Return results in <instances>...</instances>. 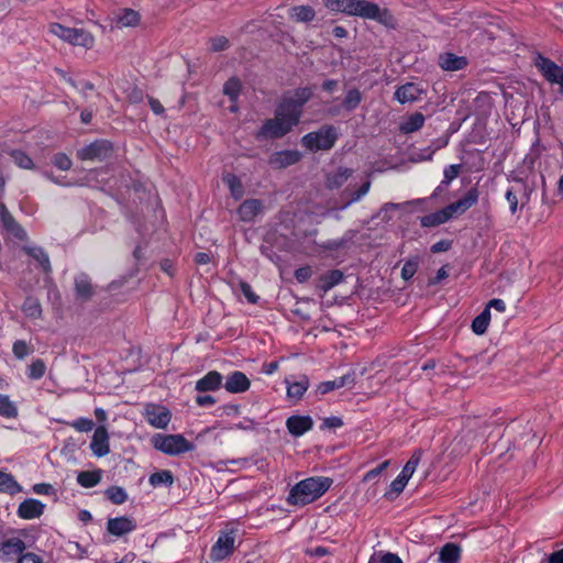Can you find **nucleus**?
<instances>
[{
  "instance_id": "18",
  "label": "nucleus",
  "mask_w": 563,
  "mask_h": 563,
  "mask_svg": "<svg viewBox=\"0 0 563 563\" xmlns=\"http://www.w3.org/2000/svg\"><path fill=\"white\" fill-rule=\"evenodd\" d=\"M45 509V505L34 498H27L23 500L16 510V514L20 518L25 520H32L35 518H40Z\"/></svg>"
},
{
  "instance_id": "46",
  "label": "nucleus",
  "mask_w": 563,
  "mask_h": 563,
  "mask_svg": "<svg viewBox=\"0 0 563 563\" xmlns=\"http://www.w3.org/2000/svg\"><path fill=\"white\" fill-rule=\"evenodd\" d=\"M46 373V364L43 360H34L27 367V377L32 380L41 379Z\"/></svg>"
},
{
  "instance_id": "12",
  "label": "nucleus",
  "mask_w": 563,
  "mask_h": 563,
  "mask_svg": "<svg viewBox=\"0 0 563 563\" xmlns=\"http://www.w3.org/2000/svg\"><path fill=\"white\" fill-rule=\"evenodd\" d=\"M534 65L542 76L551 84H555L563 79V68L550 58L538 55L536 57Z\"/></svg>"
},
{
  "instance_id": "4",
  "label": "nucleus",
  "mask_w": 563,
  "mask_h": 563,
  "mask_svg": "<svg viewBox=\"0 0 563 563\" xmlns=\"http://www.w3.org/2000/svg\"><path fill=\"white\" fill-rule=\"evenodd\" d=\"M152 445L157 451L170 456L191 452L195 445L189 442L183 434H161L153 435Z\"/></svg>"
},
{
  "instance_id": "39",
  "label": "nucleus",
  "mask_w": 563,
  "mask_h": 563,
  "mask_svg": "<svg viewBox=\"0 0 563 563\" xmlns=\"http://www.w3.org/2000/svg\"><path fill=\"white\" fill-rule=\"evenodd\" d=\"M25 550V543L19 538L8 539L0 545V552L3 555H18L22 554Z\"/></svg>"
},
{
  "instance_id": "55",
  "label": "nucleus",
  "mask_w": 563,
  "mask_h": 563,
  "mask_svg": "<svg viewBox=\"0 0 563 563\" xmlns=\"http://www.w3.org/2000/svg\"><path fill=\"white\" fill-rule=\"evenodd\" d=\"M417 269H418V260L417 258L408 260L401 268V277L405 280H409L410 278L413 277Z\"/></svg>"
},
{
  "instance_id": "59",
  "label": "nucleus",
  "mask_w": 563,
  "mask_h": 563,
  "mask_svg": "<svg viewBox=\"0 0 563 563\" xmlns=\"http://www.w3.org/2000/svg\"><path fill=\"white\" fill-rule=\"evenodd\" d=\"M408 483V479L405 478L401 475H398L391 483H390V490L387 494H395L398 496L400 493L404 492L406 485Z\"/></svg>"
},
{
  "instance_id": "24",
  "label": "nucleus",
  "mask_w": 563,
  "mask_h": 563,
  "mask_svg": "<svg viewBox=\"0 0 563 563\" xmlns=\"http://www.w3.org/2000/svg\"><path fill=\"white\" fill-rule=\"evenodd\" d=\"M355 383V373L350 372L341 377L333 380L322 382L317 387V393L325 395L334 389L342 388L344 386H353Z\"/></svg>"
},
{
  "instance_id": "33",
  "label": "nucleus",
  "mask_w": 563,
  "mask_h": 563,
  "mask_svg": "<svg viewBox=\"0 0 563 563\" xmlns=\"http://www.w3.org/2000/svg\"><path fill=\"white\" fill-rule=\"evenodd\" d=\"M23 251L35 260L44 273L48 274L52 272L48 254L40 246H25Z\"/></svg>"
},
{
  "instance_id": "57",
  "label": "nucleus",
  "mask_w": 563,
  "mask_h": 563,
  "mask_svg": "<svg viewBox=\"0 0 563 563\" xmlns=\"http://www.w3.org/2000/svg\"><path fill=\"white\" fill-rule=\"evenodd\" d=\"M53 164L60 170H68L71 167V159L64 153H57L53 157Z\"/></svg>"
},
{
  "instance_id": "8",
  "label": "nucleus",
  "mask_w": 563,
  "mask_h": 563,
  "mask_svg": "<svg viewBox=\"0 0 563 563\" xmlns=\"http://www.w3.org/2000/svg\"><path fill=\"white\" fill-rule=\"evenodd\" d=\"M235 534L234 529H227L220 532L218 540L211 547L210 558L213 561H222L230 556L235 548Z\"/></svg>"
},
{
  "instance_id": "56",
  "label": "nucleus",
  "mask_w": 563,
  "mask_h": 563,
  "mask_svg": "<svg viewBox=\"0 0 563 563\" xmlns=\"http://www.w3.org/2000/svg\"><path fill=\"white\" fill-rule=\"evenodd\" d=\"M74 429H76L79 432H89L93 429V421L88 418H78L69 423Z\"/></svg>"
},
{
  "instance_id": "9",
  "label": "nucleus",
  "mask_w": 563,
  "mask_h": 563,
  "mask_svg": "<svg viewBox=\"0 0 563 563\" xmlns=\"http://www.w3.org/2000/svg\"><path fill=\"white\" fill-rule=\"evenodd\" d=\"M324 5L331 11L361 18L363 16L364 9L366 7L371 8L366 0H324Z\"/></svg>"
},
{
  "instance_id": "3",
  "label": "nucleus",
  "mask_w": 563,
  "mask_h": 563,
  "mask_svg": "<svg viewBox=\"0 0 563 563\" xmlns=\"http://www.w3.org/2000/svg\"><path fill=\"white\" fill-rule=\"evenodd\" d=\"M338 140L336 128L324 124L319 130L309 132L301 137V145L310 152L329 151Z\"/></svg>"
},
{
  "instance_id": "17",
  "label": "nucleus",
  "mask_w": 563,
  "mask_h": 563,
  "mask_svg": "<svg viewBox=\"0 0 563 563\" xmlns=\"http://www.w3.org/2000/svg\"><path fill=\"white\" fill-rule=\"evenodd\" d=\"M135 529V520L129 517L110 518L107 522V531L114 537H123Z\"/></svg>"
},
{
  "instance_id": "2",
  "label": "nucleus",
  "mask_w": 563,
  "mask_h": 563,
  "mask_svg": "<svg viewBox=\"0 0 563 563\" xmlns=\"http://www.w3.org/2000/svg\"><path fill=\"white\" fill-rule=\"evenodd\" d=\"M333 484L327 476H313L298 482L289 492L287 503L294 506H305L324 495Z\"/></svg>"
},
{
  "instance_id": "20",
  "label": "nucleus",
  "mask_w": 563,
  "mask_h": 563,
  "mask_svg": "<svg viewBox=\"0 0 563 563\" xmlns=\"http://www.w3.org/2000/svg\"><path fill=\"white\" fill-rule=\"evenodd\" d=\"M90 449L95 455L101 457L110 452L109 434L104 426H99L93 432Z\"/></svg>"
},
{
  "instance_id": "31",
  "label": "nucleus",
  "mask_w": 563,
  "mask_h": 563,
  "mask_svg": "<svg viewBox=\"0 0 563 563\" xmlns=\"http://www.w3.org/2000/svg\"><path fill=\"white\" fill-rule=\"evenodd\" d=\"M285 382L287 384V396L290 399H301L309 387V378L306 375H301L296 382H289L288 379Z\"/></svg>"
},
{
  "instance_id": "62",
  "label": "nucleus",
  "mask_w": 563,
  "mask_h": 563,
  "mask_svg": "<svg viewBox=\"0 0 563 563\" xmlns=\"http://www.w3.org/2000/svg\"><path fill=\"white\" fill-rule=\"evenodd\" d=\"M33 492L37 495H52L55 494V488L47 483H38L33 485Z\"/></svg>"
},
{
  "instance_id": "7",
  "label": "nucleus",
  "mask_w": 563,
  "mask_h": 563,
  "mask_svg": "<svg viewBox=\"0 0 563 563\" xmlns=\"http://www.w3.org/2000/svg\"><path fill=\"white\" fill-rule=\"evenodd\" d=\"M113 154L112 143L108 140H97L77 151L80 161L103 162Z\"/></svg>"
},
{
  "instance_id": "6",
  "label": "nucleus",
  "mask_w": 563,
  "mask_h": 563,
  "mask_svg": "<svg viewBox=\"0 0 563 563\" xmlns=\"http://www.w3.org/2000/svg\"><path fill=\"white\" fill-rule=\"evenodd\" d=\"M514 180L516 185L509 187L505 194V199L509 205L511 214L517 213L519 203L520 208H523L529 202L532 192V188H530L522 178L516 177Z\"/></svg>"
},
{
  "instance_id": "25",
  "label": "nucleus",
  "mask_w": 563,
  "mask_h": 563,
  "mask_svg": "<svg viewBox=\"0 0 563 563\" xmlns=\"http://www.w3.org/2000/svg\"><path fill=\"white\" fill-rule=\"evenodd\" d=\"M262 210L263 202L260 199H247L240 205L238 214L243 222H251Z\"/></svg>"
},
{
  "instance_id": "5",
  "label": "nucleus",
  "mask_w": 563,
  "mask_h": 563,
  "mask_svg": "<svg viewBox=\"0 0 563 563\" xmlns=\"http://www.w3.org/2000/svg\"><path fill=\"white\" fill-rule=\"evenodd\" d=\"M49 33L74 46L90 49L95 45L93 35L85 29L68 27L59 23H51Z\"/></svg>"
},
{
  "instance_id": "28",
  "label": "nucleus",
  "mask_w": 563,
  "mask_h": 563,
  "mask_svg": "<svg viewBox=\"0 0 563 563\" xmlns=\"http://www.w3.org/2000/svg\"><path fill=\"white\" fill-rule=\"evenodd\" d=\"M462 549L459 544L449 542L439 550V563H460Z\"/></svg>"
},
{
  "instance_id": "44",
  "label": "nucleus",
  "mask_w": 563,
  "mask_h": 563,
  "mask_svg": "<svg viewBox=\"0 0 563 563\" xmlns=\"http://www.w3.org/2000/svg\"><path fill=\"white\" fill-rule=\"evenodd\" d=\"M22 311L26 317L37 319L42 314V307L36 298L27 297L22 305Z\"/></svg>"
},
{
  "instance_id": "13",
  "label": "nucleus",
  "mask_w": 563,
  "mask_h": 563,
  "mask_svg": "<svg viewBox=\"0 0 563 563\" xmlns=\"http://www.w3.org/2000/svg\"><path fill=\"white\" fill-rule=\"evenodd\" d=\"M0 220L3 229L13 238L25 241L27 234L22 225L14 219L3 202H0Z\"/></svg>"
},
{
  "instance_id": "15",
  "label": "nucleus",
  "mask_w": 563,
  "mask_h": 563,
  "mask_svg": "<svg viewBox=\"0 0 563 563\" xmlns=\"http://www.w3.org/2000/svg\"><path fill=\"white\" fill-rule=\"evenodd\" d=\"M300 158L301 154L296 150L277 151L269 156L268 164L275 169H283L298 163Z\"/></svg>"
},
{
  "instance_id": "26",
  "label": "nucleus",
  "mask_w": 563,
  "mask_h": 563,
  "mask_svg": "<svg viewBox=\"0 0 563 563\" xmlns=\"http://www.w3.org/2000/svg\"><path fill=\"white\" fill-rule=\"evenodd\" d=\"M223 377L217 371L208 372L203 377L196 382V390L199 393L214 391L222 386Z\"/></svg>"
},
{
  "instance_id": "35",
  "label": "nucleus",
  "mask_w": 563,
  "mask_h": 563,
  "mask_svg": "<svg viewBox=\"0 0 563 563\" xmlns=\"http://www.w3.org/2000/svg\"><path fill=\"white\" fill-rule=\"evenodd\" d=\"M102 477L100 470L96 471H82L77 475V483L85 488H92L97 486Z\"/></svg>"
},
{
  "instance_id": "22",
  "label": "nucleus",
  "mask_w": 563,
  "mask_h": 563,
  "mask_svg": "<svg viewBox=\"0 0 563 563\" xmlns=\"http://www.w3.org/2000/svg\"><path fill=\"white\" fill-rule=\"evenodd\" d=\"M288 432L294 437H301L313 427L310 416H290L286 421Z\"/></svg>"
},
{
  "instance_id": "41",
  "label": "nucleus",
  "mask_w": 563,
  "mask_h": 563,
  "mask_svg": "<svg viewBox=\"0 0 563 563\" xmlns=\"http://www.w3.org/2000/svg\"><path fill=\"white\" fill-rule=\"evenodd\" d=\"M242 89L241 80L236 77H231L223 85V93L229 97L231 102H236Z\"/></svg>"
},
{
  "instance_id": "19",
  "label": "nucleus",
  "mask_w": 563,
  "mask_h": 563,
  "mask_svg": "<svg viewBox=\"0 0 563 563\" xmlns=\"http://www.w3.org/2000/svg\"><path fill=\"white\" fill-rule=\"evenodd\" d=\"M251 386L247 376L240 371H234L227 376L223 387L231 394H241L246 391Z\"/></svg>"
},
{
  "instance_id": "51",
  "label": "nucleus",
  "mask_w": 563,
  "mask_h": 563,
  "mask_svg": "<svg viewBox=\"0 0 563 563\" xmlns=\"http://www.w3.org/2000/svg\"><path fill=\"white\" fill-rule=\"evenodd\" d=\"M10 156L12 157L13 162L21 168H25V169L33 168L32 158L23 151L14 150L10 153Z\"/></svg>"
},
{
  "instance_id": "36",
  "label": "nucleus",
  "mask_w": 563,
  "mask_h": 563,
  "mask_svg": "<svg viewBox=\"0 0 563 563\" xmlns=\"http://www.w3.org/2000/svg\"><path fill=\"white\" fill-rule=\"evenodd\" d=\"M222 180L228 186V188L231 192V196L235 200H239L243 197L244 188H243V185H242L240 178L236 175L228 173V174L223 175Z\"/></svg>"
},
{
  "instance_id": "49",
  "label": "nucleus",
  "mask_w": 563,
  "mask_h": 563,
  "mask_svg": "<svg viewBox=\"0 0 563 563\" xmlns=\"http://www.w3.org/2000/svg\"><path fill=\"white\" fill-rule=\"evenodd\" d=\"M421 455H422L421 451H415L413 454L411 455V457L408 460V462L402 467L399 475L404 476L405 478H407L409 481V478L412 476L418 464L421 461Z\"/></svg>"
},
{
  "instance_id": "42",
  "label": "nucleus",
  "mask_w": 563,
  "mask_h": 563,
  "mask_svg": "<svg viewBox=\"0 0 563 563\" xmlns=\"http://www.w3.org/2000/svg\"><path fill=\"white\" fill-rule=\"evenodd\" d=\"M490 321V311L484 309L472 322V330L475 334L482 335L486 332Z\"/></svg>"
},
{
  "instance_id": "53",
  "label": "nucleus",
  "mask_w": 563,
  "mask_h": 563,
  "mask_svg": "<svg viewBox=\"0 0 563 563\" xmlns=\"http://www.w3.org/2000/svg\"><path fill=\"white\" fill-rule=\"evenodd\" d=\"M12 352L16 358L23 360L33 353V349L25 341L16 340L12 345Z\"/></svg>"
},
{
  "instance_id": "27",
  "label": "nucleus",
  "mask_w": 563,
  "mask_h": 563,
  "mask_svg": "<svg viewBox=\"0 0 563 563\" xmlns=\"http://www.w3.org/2000/svg\"><path fill=\"white\" fill-rule=\"evenodd\" d=\"M353 175V169L347 167H339L330 172L325 176V187L330 190L341 188Z\"/></svg>"
},
{
  "instance_id": "54",
  "label": "nucleus",
  "mask_w": 563,
  "mask_h": 563,
  "mask_svg": "<svg viewBox=\"0 0 563 563\" xmlns=\"http://www.w3.org/2000/svg\"><path fill=\"white\" fill-rule=\"evenodd\" d=\"M236 289H239L250 303H257L260 297L253 291L251 285L242 279L238 282Z\"/></svg>"
},
{
  "instance_id": "1",
  "label": "nucleus",
  "mask_w": 563,
  "mask_h": 563,
  "mask_svg": "<svg viewBox=\"0 0 563 563\" xmlns=\"http://www.w3.org/2000/svg\"><path fill=\"white\" fill-rule=\"evenodd\" d=\"M313 92L310 87H300L291 95L284 96L275 109V115L267 119L258 132L257 139H280L288 134L302 115L303 106L311 99Z\"/></svg>"
},
{
  "instance_id": "63",
  "label": "nucleus",
  "mask_w": 563,
  "mask_h": 563,
  "mask_svg": "<svg viewBox=\"0 0 563 563\" xmlns=\"http://www.w3.org/2000/svg\"><path fill=\"white\" fill-rule=\"evenodd\" d=\"M18 563H43V561L37 554L27 552L20 556Z\"/></svg>"
},
{
  "instance_id": "47",
  "label": "nucleus",
  "mask_w": 563,
  "mask_h": 563,
  "mask_svg": "<svg viewBox=\"0 0 563 563\" xmlns=\"http://www.w3.org/2000/svg\"><path fill=\"white\" fill-rule=\"evenodd\" d=\"M0 416L9 419L18 417V408L7 395H0Z\"/></svg>"
},
{
  "instance_id": "40",
  "label": "nucleus",
  "mask_w": 563,
  "mask_h": 563,
  "mask_svg": "<svg viewBox=\"0 0 563 563\" xmlns=\"http://www.w3.org/2000/svg\"><path fill=\"white\" fill-rule=\"evenodd\" d=\"M140 22V14L137 11L132 9H124L117 16V25L119 27L135 26Z\"/></svg>"
},
{
  "instance_id": "38",
  "label": "nucleus",
  "mask_w": 563,
  "mask_h": 563,
  "mask_svg": "<svg viewBox=\"0 0 563 563\" xmlns=\"http://www.w3.org/2000/svg\"><path fill=\"white\" fill-rule=\"evenodd\" d=\"M449 220H450V216L448 214L446 209L443 208L439 211L423 216L421 218V225L424 228H431V227H437L442 223H445Z\"/></svg>"
},
{
  "instance_id": "58",
  "label": "nucleus",
  "mask_w": 563,
  "mask_h": 563,
  "mask_svg": "<svg viewBox=\"0 0 563 563\" xmlns=\"http://www.w3.org/2000/svg\"><path fill=\"white\" fill-rule=\"evenodd\" d=\"M212 52H221L229 47V40L225 36H214L209 40Z\"/></svg>"
},
{
  "instance_id": "43",
  "label": "nucleus",
  "mask_w": 563,
  "mask_h": 563,
  "mask_svg": "<svg viewBox=\"0 0 563 563\" xmlns=\"http://www.w3.org/2000/svg\"><path fill=\"white\" fill-rule=\"evenodd\" d=\"M148 483L153 487H157L161 485L172 486L174 483V476L170 471L163 470V471L153 473L148 478Z\"/></svg>"
},
{
  "instance_id": "64",
  "label": "nucleus",
  "mask_w": 563,
  "mask_h": 563,
  "mask_svg": "<svg viewBox=\"0 0 563 563\" xmlns=\"http://www.w3.org/2000/svg\"><path fill=\"white\" fill-rule=\"evenodd\" d=\"M548 563H563V548L548 556Z\"/></svg>"
},
{
  "instance_id": "37",
  "label": "nucleus",
  "mask_w": 563,
  "mask_h": 563,
  "mask_svg": "<svg viewBox=\"0 0 563 563\" xmlns=\"http://www.w3.org/2000/svg\"><path fill=\"white\" fill-rule=\"evenodd\" d=\"M0 492L15 495L22 492V486L14 479L11 474L0 471Z\"/></svg>"
},
{
  "instance_id": "21",
  "label": "nucleus",
  "mask_w": 563,
  "mask_h": 563,
  "mask_svg": "<svg viewBox=\"0 0 563 563\" xmlns=\"http://www.w3.org/2000/svg\"><path fill=\"white\" fill-rule=\"evenodd\" d=\"M424 92L420 85L415 82H407L398 87L394 93L395 99L400 103L415 102L420 99Z\"/></svg>"
},
{
  "instance_id": "10",
  "label": "nucleus",
  "mask_w": 563,
  "mask_h": 563,
  "mask_svg": "<svg viewBox=\"0 0 563 563\" xmlns=\"http://www.w3.org/2000/svg\"><path fill=\"white\" fill-rule=\"evenodd\" d=\"M144 417L152 427L165 429L172 419V413L162 405L148 404L145 407Z\"/></svg>"
},
{
  "instance_id": "11",
  "label": "nucleus",
  "mask_w": 563,
  "mask_h": 563,
  "mask_svg": "<svg viewBox=\"0 0 563 563\" xmlns=\"http://www.w3.org/2000/svg\"><path fill=\"white\" fill-rule=\"evenodd\" d=\"M372 186V181L368 179L363 185L356 189L353 190L351 186H347L341 194H340V201L341 203L334 207L338 211H343L347 209L351 205L358 202L362 200L364 196L367 195Z\"/></svg>"
},
{
  "instance_id": "45",
  "label": "nucleus",
  "mask_w": 563,
  "mask_h": 563,
  "mask_svg": "<svg viewBox=\"0 0 563 563\" xmlns=\"http://www.w3.org/2000/svg\"><path fill=\"white\" fill-rule=\"evenodd\" d=\"M462 165L461 164H452L444 168L443 170V180L441 185L435 189L434 196L441 190V186H449L461 173Z\"/></svg>"
},
{
  "instance_id": "60",
  "label": "nucleus",
  "mask_w": 563,
  "mask_h": 563,
  "mask_svg": "<svg viewBox=\"0 0 563 563\" xmlns=\"http://www.w3.org/2000/svg\"><path fill=\"white\" fill-rule=\"evenodd\" d=\"M342 426H343V420L340 417L332 416V417H327L322 420L320 429L321 430L338 429V428H341Z\"/></svg>"
},
{
  "instance_id": "30",
  "label": "nucleus",
  "mask_w": 563,
  "mask_h": 563,
  "mask_svg": "<svg viewBox=\"0 0 563 563\" xmlns=\"http://www.w3.org/2000/svg\"><path fill=\"white\" fill-rule=\"evenodd\" d=\"M439 65L444 70L455 71L463 69L467 62L465 57L456 56L453 53H444L439 56Z\"/></svg>"
},
{
  "instance_id": "48",
  "label": "nucleus",
  "mask_w": 563,
  "mask_h": 563,
  "mask_svg": "<svg viewBox=\"0 0 563 563\" xmlns=\"http://www.w3.org/2000/svg\"><path fill=\"white\" fill-rule=\"evenodd\" d=\"M107 498L114 505H122L128 500L126 492L120 486H111L106 490Z\"/></svg>"
},
{
  "instance_id": "23",
  "label": "nucleus",
  "mask_w": 563,
  "mask_h": 563,
  "mask_svg": "<svg viewBox=\"0 0 563 563\" xmlns=\"http://www.w3.org/2000/svg\"><path fill=\"white\" fill-rule=\"evenodd\" d=\"M76 298L81 301H89L95 295V287L87 274H79L75 277Z\"/></svg>"
},
{
  "instance_id": "14",
  "label": "nucleus",
  "mask_w": 563,
  "mask_h": 563,
  "mask_svg": "<svg viewBox=\"0 0 563 563\" xmlns=\"http://www.w3.org/2000/svg\"><path fill=\"white\" fill-rule=\"evenodd\" d=\"M479 197L478 189L476 187H472L467 190L463 198L452 202L445 207L450 219L453 218L454 214H463L471 207L477 203Z\"/></svg>"
},
{
  "instance_id": "61",
  "label": "nucleus",
  "mask_w": 563,
  "mask_h": 563,
  "mask_svg": "<svg viewBox=\"0 0 563 563\" xmlns=\"http://www.w3.org/2000/svg\"><path fill=\"white\" fill-rule=\"evenodd\" d=\"M312 276V269L309 266L299 267L295 271V278L298 283H305Z\"/></svg>"
},
{
  "instance_id": "52",
  "label": "nucleus",
  "mask_w": 563,
  "mask_h": 563,
  "mask_svg": "<svg viewBox=\"0 0 563 563\" xmlns=\"http://www.w3.org/2000/svg\"><path fill=\"white\" fill-rule=\"evenodd\" d=\"M350 240L351 238L346 236L335 240H328L319 244V247L323 251H338L347 247Z\"/></svg>"
},
{
  "instance_id": "50",
  "label": "nucleus",
  "mask_w": 563,
  "mask_h": 563,
  "mask_svg": "<svg viewBox=\"0 0 563 563\" xmlns=\"http://www.w3.org/2000/svg\"><path fill=\"white\" fill-rule=\"evenodd\" d=\"M362 101V95L358 89H351L346 92V96L343 100V107L347 111H352L358 107Z\"/></svg>"
},
{
  "instance_id": "34",
  "label": "nucleus",
  "mask_w": 563,
  "mask_h": 563,
  "mask_svg": "<svg viewBox=\"0 0 563 563\" xmlns=\"http://www.w3.org/2000/svg\"><path fill=\"white\" fill-rule=\"evenodd\" d=\"M289 18L296 22L308 23L316 16V11L310 5H295L289 9Z\"/></svg>"
},
{
  "instance_id": "32",
  "label": "nucleus",
  "mask_w": 563,
  "mask_h": 563,
  "mask_svg": "<svg viewBox=\"0 0 563 563\" xmlns=\"http://www.w3.org/2000/svg\"><path fill=\"white\" fill-rule=\"evenodd\" d=\"M426 118L420 112H415L407 117L399 124V131L404 134H410L419 131L424 124Z\"/></svg>"
},
{
  "instance_id": "29",
  "label": "nucleus",
  "mask_w": 563,
  "mask_h": 563,
  "mask_svg": "<svg viewBox=\"0 0 563 563\" xmlns=\"http://www.w3.org/2000/svg\"><path fill=\"white\" fill-rule=\"evenodd\" d=\"M344 279V274L340 269H332L323 275L320 276L318 288L323 294L328 292L330 289H332L334 286L342 283Z\"/></svg>"
},
{
  "instance_id": "16",
  "label": "nucleus",
  "mask_w": 563,
  "mask_h": 563,
  "mask_svg": "<svg viewBox=\"0 0 563 563\" xmlns=\"http://www.w3.org/2000/svg\"><path fill=\"white\" fill-rule=\"evenodd\" d=\"M368 5L372 8L366 7L364 9L363 19L375 20L385 26L395 27L396 20L388 9H380L378 4L369 1Z\"/></svg>"
}]
</instances>
